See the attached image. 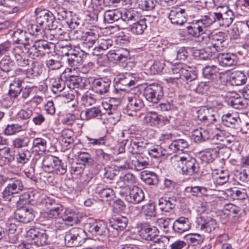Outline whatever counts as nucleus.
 Returning a JSON list of instances; mask_svg holds the SVG:
<instances>
[{
	"instance_id": "obj_1",
	"label": "nucleus",
	"mask_w": 249,
	"mask_h": 249,
	"mask_svg": "<svg viewBox=\"0 0 249 249\" xmlns=\"http://www.w3.org/2000/svg\"><path fill=\"white\" fill-rule=\"evenodd\" d=\"M129 151L132 154H141L144 151H147L148 154L152 158H159L163 156L165 154L162 148L158 146H152L149 147L147 142L142 141L141 138L131 137L130 140V144L128 147Z\"/></svg>"
},
{
	"instance_id": "obj_2",
	"label": "nucleus",
	"mask_w": 249,
	"mask_h": 249,
	"mask_svg": "<svg viewBox=\"0 0 249 249\" xmlns=\"http://www.w3.org/2000/svg\"><path fill=\"white\" fill-rule=\"evenodd\" d=\"M172 165L176 169H180L183 175L192 176L197 173L199 166L196 159L187 155L179 157L175 156L171 158Z\"/></svg>"
},
{
	"instance_id": "obj_3",
	"label": "nucleus",
	"mask_w": 249,
	"mask_h": 249,
	"mask_svg": "<svg viewBox=\"0 0 249 249\" xmlns=\"http://www.w3.org/2000/svg\"><path fill=\"white\" fill-rule=\"evenodd\" d=\"M8 181V183L2 192V199L10 202L15 198L14 195L19 194L24 189V185L21 179L18 178H7L0 176V188L3 181Z\"/></svg>"
},
{
	"instance_id": "obj_4",
	"label": "nucleus",
	"mask_w": 249,
	"mask_h": 249,
	"mask_svg": "<svg viewBox=\"0 0 249 249\" xmlns=\"http://www.w3.org/2000/svg\"><path fill=\"white\" fill-rule=\"evenodd\" d=\"M210 24L217 22L220 26L229 27L233 22L235 15L232 10L228 7H221L220 9L207 15Z\"/></svg>"
},
{
	"instance_id": "obj_5",
	"label": "nucleus",
	"mask_w": 249,
	"mask_h": 249,
	"mask_svg": "<svg viewBox=\"0 0 249 249\" xmlns=\"http://www.w3.org/2000/svg\"><path fill=\"white\" fill-rule=\"evenodd\" d=\"M44 39H37L32 46L28 48L27 53L30 57L39 59L51 52L54 47V44Z\"/></svg>"
},
{
	"instance_id": "obj_6",
	"label": "nucleus",
	"mask_w": 249,
	"mask_h": 249,
	"mask_svg": "<svg viewBox=\"0 0 249 249\" xmlns=\"http://www.w3.org/2000/svg\"><path fill=\"white\" fill-rule=\"evenodd\" d=\"M26 237L32 244L43 246L50 242L48 231L38 227H33L27 231Z\"/></svg>"
},
{
	"instance_id": "obj_7",
	"label": "nucleus",
	"mask_w": 249,
	"mask_h": 249,
	"mask_svg": "<svg viewBox=\"0 0 249 249\" xmlns=\"http://www.w3.org/2000/svg\"><path fill=\"white\" fill-rule=\"evenodd\" d=\"M211 25L207 15L201 16L198 19L194 20L186 27L188 35L198 37L205 34L206 28Z\"/></svg>"
},
{
	"instance_id": "obj_8",
	"label": "nucleus",
	"mask_w": 249,
	"mask_h": 249,
	"mask_svg": "<svg viewBox=\"0 0 249 249\" xmlns=\"http://www.w3.org/2000/svg\"><path fill=\"white\" fill-rule=\"evenodd\" d=\"M117 189V194L129 203L138 204L144 198L143 191L136 186H133L128 190L121 189L119 187Z\"/></svg>"
},
{
	"instance_id": "obj_9",
	"label": "nucleus",
	"mask_w": 249,
	"mask_h": 249,
	"mask_svg": "<svg viewBox=\"0 0 249 249\" xmlns=\"http://www.w3.org/2000/svg\"><path fill=\"white\" fill-rule=\"evenodd\" d=\"M36 22L44 27L48 31L49 29H55V19L53 14L46 9H36Z\"/></svg>"
},
{
	"instance_id": "obj_10",
	"label": "nucleus",
	"mask_w": 249,
	"mask_h": 249,
	"mask_svg": "<svg viewBox=\"0 0 249 249\" xmlns=\"http://www.w3.org/2000/svg\"><path fill=\"white\" fill-rule=\"evenodd\" d=\"M143 96L147 101L154 104L158 103L163 96L162 87L159 84L149 85L144 89Z\"/></svg>"
},
{
	"instance_id": "obj_11",
	"label": "nucleus",
	"mask_w": 249,
	"mask_h": 249,
	"mask_svg": "<svg viewBox=\"0 0 249 249\" xmlns=\"http://www.w3.org/2000/svg\"><path fill=\"white\" fill-rule=\"evenodd\" d=\"M84 227L85 229L92 235H106L108 231L107 225L103 221L92 218H89L87 220Z\"/></svg>"
},
{
	"instance_id": "obj_12",
	"label": "nucleus",
	"mask_w": 249,
	"mask_h": 249,
	"mask_svg": "<svg viewBox=\"0 0 249 249\" xmlns=\"http://www.w3.org/2000/svg\"><path fill=\"white\" fill-rule=\"evenodd\" d=\"M30 47L23 46H13L11 52L14 56L18 65L20 67H25L29 64V60L25 58V51H28Z\"/></svg>"
},
{
	"instance_id": "obj_13",
	"label": "nucleus",
	"mask_w": 249,
	"mask_h": 249,
	"mask_svg": "<svg viewBox=\"0 0 249 249\" xmlns=\"http://www.w3.org/2000/svg\"><path fill=\"white\" fill-rule=\"evenodd\" d=\"M128 103L125 107L126 113L129 116H134L137 111L140 110L144 106L142 99L137 95L127 97Z\"/></svg>"
},
{
	"instance_id": "obj_14",
	"label": "nucleus",
	"mask_w": 249,
	"mask_h": 249,
	"mask_svg": "<svg viewBox=\"0 0 249 249\" xmlns=\"http://www.w3.org/2000/svg\"><path fill=\"white\" fill-rule=\"evenodd\" d=\"M129 51L123 48H116L110 50L107 53V58L111 61L124 63L126 61L129 56Z\"/></svg>"
},
{
	"instance_id": "obj_15",
	"label": "nucleus",
	"mask_w": 249,
	"mask_h": 249,
	"mask_svg": "<svg viewBox=\"0 0 249 249\" xmlns=\"http://www.w3.org/2000/svg\"><path fill=\"white\" fill-rule=\"evenodd\" d=\"M221 120L224 125L235 129L236 132L242 131L241 121L238 116L227 113L222 116Z\"/></svg>"
},
{
	"instance_id": "obj_16",
	"label": "nucleus",
	"mask_w": 249,
	"mask_h": 249,
	"mask_svg": "<svg viewBox=\"0 0 249 249\" xmlns=\"http://www.w3.org/2000/svg\"><path fill=\"white\" fill-rule=\"evenodd\" d=\"M186 16L187 14L184 9L177 8L170 11L168 18L173 24L182 25L187 20Z\"/></svg>"
},
{
	"instance_id": "obj_17",
	"label": "nucleus",
	"mask_w": 249,
	"mask_h": 249,
	"mask_svg": "<svg viewBox=\"0 0 249 249\" xmlns=\"http://www.w3.org/2000/svg\"><path fill=\"white\" fill-rule=\"evenodd\" d=\"M136 182V178L131 173H127L122 177H120L119 180L116 181L113 185L115 193L117 194V188L119 187L121 189H125L126 190L132 188L131 186H134Z\"/></svg>"
},
{
	"instance_id": "obj_18",
	"label": "nucleus",
	"mask_w": 249,
	"mask_h": 249,
	"mask_svg": "<svg viewBox=\"0 0 249 249\" xmlns=\"http://www.w3.org/2000/svg\"><path fill=\"white\" fill-rule=\"evenodd\" d=\"M139 232L142 238L147 241H153L157 237H159V231L158 229L156 227L146 224L142 225Z\"/></svg>"
},
{
	"instance_id": "obj_19",
	"label": "nucleus",
	"mask_w": 249,
	"mask_h": 249,
	"mask_svg": "<svg viewBox=\"0 0 249 249\" xmlns=\"http://www.w3.org/2000/svg\"><path fill=\"white\" fill-rule=\"evenodd\" d=\"M177 202L176 196L161 197L158 200V206L162 212L169 213L175 208Z\"/></svg>"
},
{
	"instance_id": "obj_20",
	"label": "nucleus",
	"mask_w": 249,
	"mask_h": 249,
	"mask_svg": "<svg viewBox=\"0 0 249 249\" xmlns=\"http://www.w3.org/2000/svg\"><path fill=\"white\" fill-rule=\"evenodd\" d=\"M35 215L32 209L25 207H20L16 210L14 217L20 222L29 223L34 218Z\"/></svg>"
},
{
	"instance_id": "obj_21",
	"label": "nucleus",
	"mask_w": 249,
	"mask_h": 249,
	"mask_svg": "<svg viewBox=\"0 0 249 249\" xmlns=\"http://www.w3.org/2000/svg\"><path fill=\"white\" fill-rule=\"evenodd\" d=\"M92 83L95 92L100 95H103L108 91L111 81L107 77L100 78L94 79Z\"/></svg>"
},
{
	"instance_id": "obj_22",
	"label": "nucleus",
	"mask_w": 249,
	"mask_h": 249,
	"mask_svg": "<svg viewBox=\"0 0 249 249\" xmlns=\"http://www.w3.org/2000/svg\"><path fill=\"white\" fill-rule=\"evenodd\" d=\"M197 228L206 232H210L217 226L216 221L210 217H200L197 219Z\"/></svg>"
},
{
	"instance_id": "obj_23",
	"label": "nucleus",
	"mask_w": 249,
	"mask_h": 249,
	"mask_svg": "<svg viewBox=\"0 0 249 249\" xmlns=\"http://www.w3.org/2000/svg\"><path fill=\"white\" fill-rule=\"evenodd\" d=\"M172 227L175 232L181 234L190 229L191 223L188 218L180 217L174 221Z\"/></svg>"
},
{
	"instance_id": "obj_24",
	"label": "nucleus",
	"mask_w": 249,
	"mask_h": 249,
	"mask_svg": "<svg viewBox=\"0 0 249 249\" xmlns=\"http://www.w3.org/2000/svg\"><path fill=\"white\" fill-rule=\"evenodd\" d=\"M219 64L223 67H231L237 63L236 55L233 53H220L217 56Z\"/></svg>"
},
{
	"instance_id": "obj_25",
	"label": "nucleus",
	"mask_w": 249,
	"mask_h": 249,
	"mask_svg": "<svg viewBox=\"0 0 249 249\" xmlns=\"http://www.w3.org/2000/svg\"><path fill=\"white\" fill-rule=\"evenodd\" d=\"M127 218L123 216L112 217L109 220V226L118 232L123 231L127 226Z\"/></svg>"
},
{
	"instance_id": "obj_26",
	"label": "nucleus",
	"mask_w": 249,
	"mask_h": 249,
	"mask_svg": "<svg viewBox=\"0 0 249 249\" xmlns=\"http://www.w3.org/2000/svg\"><path fill=\"white\" fill-rule=\"evenodd\" d=\"M36 191L30 190L19 196L17 203L20 205L33 204L38 197Z\"/></svg>"
},
{
	"instance_id": "obj_27",
	"label": "nucleus",
	"mask_w": 249,
	"mask_h": 249,
	"mask_svg": "<svg viewBox=\"0 0 249 249\" xmlns=\"http://www.w3.org/2000/svg\"><path fill=\"white\" fill-rule=\"evenodd\" d=\"M218 151L216 148H207L199 153V159L205 163L212 162L217 157Z\"/></svg>"
},
{
	"instance_id": "obj_28",
	"label": "nucleus",
	"mask_w": 249,
	"mask_h": 249,
	"mask_svg": "<svg viewBox=\"0 0 249 249\" xmlns=\"http://www.w3.org/2000/svg\"><path fill=\"white\" fill-rule=\"evenodd\" d=\"M13 38L14 41L17 43L22 44L25 47L30 45L28 34L25 30L17 29L13 34Z\"/></svg>"
},
{
	"instance_id": "obj_29",
	"label": "nucleus",
	"mask_w": 249,
	"mask_h": 249,
	"mask_svg": "<svg viewBox=\"0 0 249 249\" xmlns=\"http://www.w3.org/2000/svg\"><path fill=\"white\" fill-rule=\"evenodd\" d=\"M29 34L36 38L38 39H41L42 38H48L47 37V30L44 27L41 25H37V23L36 22V24L30 25L28 28Z\"/></svg>"
},
{
	"instance_id": "obj_30",
	"label": "nucleus",
	"mask_w": 249,
	"mask_h": 249,
	"mask_svg": "<svg viewBox=\"0 0 249 249\" xmlns=\"http://www.w3.org/2000/svg\"><path fill=\"white\" fill-rule=\"evenodd\" d=\"M46 141L41 138L34 139L32 146V153L36 156L39 155L46 150Z\"/></svg>"
},
{
	"instance_id": "obj_31",
	"label": "nucleus",
	"mask_w": 249,
	"mask_h": 249,
	"mask_svg": "<svg viewBox=\"0 0 249 249\" xmlns=\"http://www.w3.org/2000/svg\"><path fill=\"white\" fill-rule=\"evenodd\" d=\"M227 39L225 33L219 32L212 36V45L215 50L219 51L221 48L225 46L224 43Z\"/></svg>"
},
{
	"instance_id": "obj_32",
	"label": "nucleus",
	"mask_w": 249,
	"mask_h": 249,
	"mask_svg": "<svg viewBox=\"0 0 249 249\" xmlns=\"http://www.w3.org/2000/svg\"><path fill=\"white\" fill-rule=\"evenodd\" d=\"M247 80V77L244 72L236 71L231 73L230 82L232 86H238L245 84Z\"/></svg>"
},
{
	"instance_id": "obj_33",
	"label": "nucleus",
	"mask_w": 249,
	"mask_h": 249,
	"mask_svg": "<svg viewBox=\"0 0 249 249\" xmlns=\"http://www.w3.org/2000/svg\"><path fill=\"white\" fill-rule=\"evenodd\" d=\"M135 85V80L132 79V77L129 74L126 73L125 75H122L119 78L117 86L119 89L121 90H127L126 88L134 87Z\"/></svg>"
},
{
	"instance_id": "obj_34",
	"label": "nucleus",
	"mask_w": 249,
	"mask_h": 249,
	"mask_svg": "<svg viewBox=\"0 0 249 249\" xmlns=\"http://www.w3.org/2000/svg\"><path fill=\"white\" fill-rule=\"evenodd\" d=\"M188 146L189 144L186 140L179 139L174 140L168 145V149L169 152L176 153L183 151V149L188 148Z\"/></svg>"
},
{
	"instance_id": "obj_35",
	"label": "nucleus",
	"mask_w": 249,
	"mask_h": 249,
	"mask_svg": "<svg viewBox=\"0 0 249 249\" xmlns=\"http://www.w3.org/2000/svg\"><path fill=\"white\" fill-rule=\"evenodd\" d=\"M247 191L248 190L245 187L241 190L235 188H230L227 190L226 194L233 199L243 200L247 197Z\"/></svg>"
},
{
	"instance_id": "obj_36",
	"label": "nucleus",
	"mask_w": 249,
	"mask_h": 249,
	"mask_svg": "<svg viewBox=\"0 0 249 249\" xmlns=\"http://www.w3.org/2000/svg\"><path fill=\"white\" fill-rule=\"evenodd\" d=\"M61 218L65 222H67L69 226H72L78 222V214L75 211L70 209H67L61 215Z\"/></svg>"
},
{
	"instance_id": "obj_37",
	"label": "nucleus",
	"mask_w": 249,
	"mask_h": 249,
	"mask_svg": "<svg viewBox=\"0 0 249 249\" xmlns=\"http://www.w3.org/2000/svg\"><path fill=\"white\" fill-rule=\"evenodd\" d=\"M178 70L179 71V78L185 80L187 82L194 81L197 77L196 72L192 71L190 68L189 69H186L185 68H181L180 69L176 68L175 70L177 72H178Z\"/></svg>"
},
{
	"instance_id": "obj_38",
	"label": "nucleus",
	"mask_w": 249,
	"mask_h": 249,
	"mask_svg": "<svg viewBox=\"0 0 249 249\" xmlns=\"http://www.w3.org/2000/svg\"><path fill=\"white\" fill-rule=\"evenodd\" d=\"M121 17V12L118 9L107 10L104 15V20L108 23L120 20Z\"/></svg>"
},
{
	"instance_id": "obj_39",
	"label": "nucleus",
	"mask_w": 249,
	"mask_h": 249,
	"mask_svg": "<svg viewBox=\"0 0 249 249\" xmlns=\"http://www.w3.org/2000/svg\"><path fill=\"white\" fill-rule=\"evenodd\" d=\"M34 114L35 112L31 108H22L18 112L16 118L18 121L27 123Z\"/></svg>"
},
{
	"instance_id": "obj_40",
	"label": "nucleus",
	"mask_w": 249,
	"mask_h": 249,
	"mask_svg": "<svg viewBox=\"0 0 249 249\" xmlns=\"http://www.w3.org/2000/svg\"><path fill=\"white\" fill-rule=\"evenodd\" d=\"M50 85L52 90L54 93L62 91L65 87V82L60 77L51 78L49 79Z\"/></svg>"
},
{
	"instance_id": "obj_41",
	"label": "nucleus",
	"mask_w": 249,
	"mask_h": 249,
	"mask_svg": "<svg viewBox=\"0 0 249 249\" xmlns=\"http://www.w3.org/2000/svg\"><path fill=\"white\" fill-rule=\"evenodd\" d=\"M98 34L93 30H89L85 32V35L83 39V43L88 48H90L95 43L98 38Z\"/></svg>"
},
{
	"instance_id": "obj_42",
	"label": "nucleus",
	"mask_w": 249,
	"mask_h": 249,
	"mask_svg": "<svg viewBox=\"0 0 249 249\" xmlns=\"http://www.w3.org/2000/svg\"><path fill=\"white\" fill-rule=\"evenodd\" d=\"M223 211L225 214L231 215L233 217L236 214L241 215L242 212L244 211V209L233 204L228 203L224 205Z\"/></svg>"
},
{
	"instance_id": "obj_43",
	"label": "nucleus",
	"mask_w": 249,
	"mask_h": 249,
	"mask_svg": "<svg viewBox=\"0 0 249 249\" xmlns=\"http://www.w3.org/2000/svg\"><path fill=\"white\" fill-rule=\"evenodd\" d=\"M106 112H104V111L100 108V107H92L89 108L87 109L85 111V115L86 116V119L87 120L94 119V118H100L103 114H105Z\"/></svg>"
},
{
	"instance_id": "obj_44",
	"label": "nucleus",
	"mask_w": 249,
	"mask_h": 249,
	"mask_svg": "<svg viewBox=\"0 0 249 249\" xmlns=\"http://www.w3.org/2000/svg\"><path fill=\"white\" fill-rule=\"evenodd\" d=\"M67 56V61L68 64L73 67L77 68L82 63V58L78 53H66Z\"/></svg>"
},
{
	"instance_id": "obj_45",
	"label": "nucleus",
	"mask_w": 249,
	"mask_h": 249,
	"mask_svg": "<svg viewBox=\"0 0 249 249\" xmlns=\"http://www.w3.org/2000/svg\"><path fill=\"white\" fill-rule=\"evenodd\" d=\"M146 21L145 18H142L133 23L131 26V31L136 35L142 34L147 28Z\"/></svg>"
},
{
	"instance_id": "obj_46",
	"label": "nucleus",
	"mask_w": 249,
	"mask_h": 249,
	"mask_svg": "<svg viewBox=\"0 0 249 249\" xmlns=\"http://www.w3.org/2000/svg\"><path fill=\"white\" fill-rule=\"evenodd\" d=\"M192 136L196 142H200L211 139L208 131L202 129L195 130L193 132Z\"/></svg>"
},
{
	"instance_id": "obj_47",
	"label": "nucleus",
	"mask_w": 249,
	"mask_h": 249,
	"mask_svg": "<svg viewBox=\"0 0 249 249\" xmlns=\"http://www.w3.org/2000/svg\"><path fill=\"white\" fill-rule=\"evenodd\" d=\"M71 235L74 236L76 240L82 245L86 239V234L85 231L79 228H73L68 231Z\"/></svg>"
},
{
	"instance_id": "obj_48",
	"label": "nucleus",
	"mask_w": 249,
	"mask_h": 249,
	"mask_svg": "<svg viewBox=\"0 0 249 249\" xmlns=\"http://www.w3.org/2000/svg\"><path fill=\"white\" fill-rule=\"evenodd\" d=\"M21 91L20 81L19 80L18 81H14L9 86L8 95L11 99H15L19 95Z\"/></svg>"
},
{
	"instance_id": "obj_49",
	"label": "nucleus",
	"mask_w": 249,
	"mask_h": 249,
	"mask_svg": "<svg viewBox=\"0 0 249 249\" xmlns=\"http://www.w3.org/2000/svg\"><path fill=\"white\" fill-rule=\"evenodd\" d=\"M42 71V65L38 62H34L32 63V67L27 70V74L28 76L34 78L40 75Z\"/></svg>"
},
{
	"instance_id": "obj_50",
	"label": "nucleus",
	"mask_w": 249,
	"mask_h": 249,
	"mask_svg": "<svg viewBox=\"0 0 249 249\" xmlns=\"http://www.w3.org/2000/svg\"><path fill=\"white\" fill-rule=\"evenodd\" d=\"M219 70L214 65L206 66L202 69V74L206 78L213 79L218 74Z\"/></svg>"
},
{
	"instance_id": "obj_51",
	"label": "nucleus",
	"mask_w": 249,
	"mask_h": 249,
	"mask_svg": "<svg viewBox=\"0 0 249 249\" xmlns=\"http://www.w3.org/2000/svg\"><path fill=\"white\" fill-rule=\"evenodd\" d=\"M72 161L71 162V167L70 171L71 175L75 176L80 175L83 173L85 168V166L81 164L77 160L74 161L73 159L71 160Z\"/></svg>"
},
{
	"instance_id": "obj_52",
	"label": "nucleus",
	"mask_w": 249,
	"mask_h": 249,
	"mask_svg": "<svg viewBox=\"0 0 249 249\" xmlns=\"http://www.w3.org/2000/svg\"><path fill=\"white\" fill-rule=\"evenodd\" d=\"M77 160L83 164L85 167L86 165L89 166L94 162V160L91 155L88 152H80Z\"/></svg>"
},
{
	"instance_id": "obj_53",
	"label": "nucleus",
	"mask_w": 249,
	"mask_h": 249,
	"mask_svg": "<svg viewBox=\"0 0 249 249\" xmlns=\"http://www.w3.org/2000/svg\"><path fill=\"white\" fill-rule=\"evenodd\" d=\"M62 212L63 207L61 204H59V206H56L49 209L48 211L45 213V214L50 218L58 219L61 218Z\"/></svg>"
},
{
	"instance_id": "obj_54",
	"label": "nucleus",
	"mask_w": 249,
	"mask_h": 249,
	"mask_svg": "<svg viewBox=\"0 0 249 249\" xmlns=\"http://www.w3.org/2000/svg\"><path fill=\"white\" fill-rule=\"evenodd\" d=\"M186 191L193 196L201 197L206 194L207 189L202 186H195L187 187Z\"/></svg>"
},
{
	"instance_id": "obj_55",
	"label": "nucleus",
	"mask_w": 249,
	"mask_h": 249,
	"mask_svg": "<svg viewBox=\"0 0 249 249\" xmlns=\"http://www.w3.org/2000/svg\"><path fill=\"white\" fill-rule=\"evenodd\" d=\"M96 191L102 199H106L107 200L112 198L115 192V191H114L110 188H104L100 189L99 187H98L96 188Z\"/></svg>"
},
{
	"instance_id": "obj_56",
	"label": "nucleus",
	"mask_w": 249,
	"mask_h": 249,
	"mask_svg": "<svg viewBox=\"0 0 249 249\" xmlns=\"http://www.w3.org/2000/svg\"><path fill=\"white\" fill-rule=\"evenodd\" d=\"M31 157V152L27 149H23L18 151L17 161L20 164H25L27 163Z\"/></svg>"
},
{
	"instance_id": "obj_57",
	"label": "nucleus",
	"mask_w": 249,
	"mask_h": 249,
	"mask_svg": "<svg viewBox=\"0 0 249 249\" xmlns=\"http://www.w3.org/2000/svg\"><path fill=\"white\" fill-rule=\"evenodd\" d=\"M239 180L241 186L246 188L249 191V168L243 169L240 174Z\"/></svg>"
},
{
	"instance_id": "obj_58",
	"label": "nucleus",
	"mask_w": 249,
	"mask_h": 249,
	"mask_svg": "<svg viewBox=\"0 0 249 249\" xmlns=\"http://www.w3.org/2000/svg\"><path fill=\"white\" fill-rule=\"evenodd\" d=\"M30 142L27 137H17L13 140L12 145L15 148H22L28 146Z\"/></svg>"
},
{
	"instance_id": "obj_59",
	"label": "nucleus",
	"mask_w": 249,
	"mask_h": 249,
	"mask_svg": "<svg viewBox=\"0 0 249 249\" xmlns=\"http://www.w3.org/2000/svg\"><path fill=\"white\" fill-rule=\"evenodd\" d=\"M144 182L149 185H157L159 182L158 176L154 172H150L143 176Z\"/></svg>"
},
{
	"instance_id": "obj_60",
	"label": "nucleus",
	"mask_w": 249,
	"mask_h": 249,
	"mask_svg": "<svg viewBox=\"0 0 249 249\" xmlns=\"http://www.w3.org/2000/svg\"><path fill=\"white\" fill-rule=\"evenodd\" d=\"M159 115L155 111L148 112L145 117L144 120L146 123L150 125L156 126L158 125V121Z\"/></svg>"
},
{
	"instance_id": "obj_61",
	"label": "nucleus",
	"mask_w": 249,
	"mask_h": 249,
	"mask_svg": "<svg viewBox=\"0 0 249 249\" xmlns=\"http://www.w3.org/2000/svg\"><path fill=\"white\" fill-rule=\"evenodd\" d=\"M164 64L160 61H156L150 66L149 71L151 74H160L164 69Z\"/></svg>"
},
{
	"instance_id": "obj_62",
	"label": "nucleus",
	"mask_w": 249,
	"mask_h": 249,
	"mask_svg": "<svg viewBox=\"0 0 249 249\" xmlns=\"http://www.w3.org/2000/svg\"><path fill=\"white\" fill-rule=\"evenodd\" d=\"M155 207V204L153 203L143 205L142 206L143 213L146 216L155 217L157 215Z\"/></svg>"
},
{
	"instance_id": "obj_63",
	"label": "nucleus",
	"mask_w": 249,
	"mask_h": 249,
	"mask_svg": "<svg viewBox=\"0 0 249 249\" xmlns=\"http://www.w3.org/2000/svg\"><path fill=\"white\" fill-rule=\"evenodd\" d=\"M14 62L10 58H2L0 61V69L4 72L11 71L14 67Z\"/></svg>"
},
{
	"instance_id": "obj_64",
	"label": "nucleus",
	"mask_w": 249,
	"mask_h": 249,
	"mask_svg": "<svg viewBox=\"0 0 249 249\" xmlns=\"http://www.w3.org/2000/svg\"><path fill=\"white\" fill-rule=\"evenodd\" d=\"M121 16L120 20L126 24H130L131 22L136 20V14L132 11L127 10L123 14L121 12Z\"/></svg>"
}]
</instances>
